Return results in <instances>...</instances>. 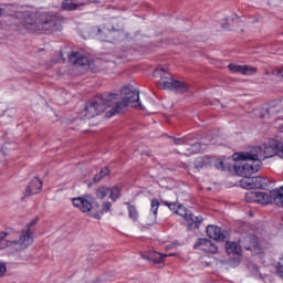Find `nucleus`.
<instances>
[{
	"label": "nucleus",
	"mask_w": 283,
	"mask_h": 283,
	"mask_svg": "<svg viewBox=\"0 0 283 283\" xmlns=\"http://www.w3.org/2000/svg\"><path fill=\"white\" fill-rule=\"evenodd\" d=\"M61 19L59 14L52 12H27L24 14L23 25L29 32H39L40 34H52L59 30Z\"/></svg>",
	"instance_id": "obj_1"
},
{
	"label": "nucleus",
	"mask_w": 283,
	"mask_h": 283,
	"mask_svg": "<svg viewBox=\"0 0 283 283\" xmlns=\"http://www.w3.org/2000/svg\"><path fill=\"white\" fill-rule=\"evenodd\" d=\"M111 95L114 96V99L112 102V108L105 114L106 118H112V116H116V114H122V112H125L127 105L139 107L145 112V106L140 103V93L134 88V86H124L122 88V97L116 94Z\"/></svg>",
	"instance_id": "obj_2"
},
{
	"label": "nucleus",
	"mask_w": 283,
	"mask_h": 283,
	"mask_svg": "<svg viewBox=\"0 0 283 283\" xmlns=\"http://www.w3.org/2000/svg\"><path fill=\"white\" fill-rule=\"evenodd\" d=\"M232 159L234 164V171L241 178H245L249 176H253L256 171H260V167H262V161H260L253 153H235L232 155Z\"/></svg>",
	"instance_id": "obj_3"
},
{
	"label": "nucleus",
	"mask_w": 283,
	"mask_h": 283,
	"mask_svg": "<svg viewBox=\"0 0 283 283\" xmlns=\"http://www.w3.org/2000/svg\"><path fill=\"white\" fill-rule=\"evenodd\" d=\"M114 102V95L112 93H104L96 97V101L86 103L83 114L85 118H94L102 112H105L107 107H112Z\"/></svg>",
	"instance_id": "obj_4"
},
{
	"label": "nucleus",
	"mask_w": 283,
	"mask_h": 283,
	"mask_svg": "<svg viewBox=\"0 0 283 283\" xmlns=\"http://www.w3.org/2000/svg\"><path fill=\"white\" fill-rule=\"evenodd\" d=\"M256 160H266V158H273V156H279L283 159V143L272 140L270 144H263L260 147L255 148V153H252Z\"/></svg>",
	"instance_id": "obj_5"
},
{
	"label": "nucleus",
	"mask_w": 283,
	"mask_h": 283,
	"mask_svg": "<svg viewBox=\"0 0 283 283\" xmlns=\"http://www.w3.org/2000/svg\"><path fill=\"white\" fill-rule=\"evenodd\" d=\"M39 222V217H35L28 226L25 230H22V234L20 235L19 240L7 241V247L13 249V251H23L34 242L32 238V231L30 227H34Z\"/></svg>",
	"instance_id": "obj_6"
},
{
	"label": "nucleus",
	"mask_w": 283,
	"mask_h": 283,
	"mask_svg": "<svg viewBox=\"0 0 283 283\" xmlns=\"http://www.w3.org/2000/svg\"><path fill=\"white\" fill-rule=\"evenodd\" d=\"M161 90H171L172 92H176L177 94H185L189 92V84L174 80L171 77L161 76L160 86Z\"/></svg>",
	"instance_id": "obj_7"
},
{
	"label": "nucleus",
	"mask_w": 283,
	"mask_h": 283,
	"mask_svg": "<svg viewBox=\"0 0 283 283\" xmlns=\"http://www.w3.org/2000/svg\"><path fill=\"white\" fill-rule=\"evenodd\" d=\"M271 185V181L268 178L262 177H242L240 180V187L242 189H264L265 187H269Z\"/></svg>",
	"instance_id": "obj_8"
},
{
	"label": "nucleus",
	"mask_w": 283,
	"mask_h": 283,
	"mask_svg": "<svg viewBox=\"0 0 283 283\" xmlns=\"http://www.w3.org/2000/svg\"><path fill=\"white\" fill-rule=\"evenodd\" d=\"M176 213L188 221V228L190 229H198L203 220L202 217H196L193 213L187 212V209L182 205H178Z\"/></svg>",
	"instance_id": "obj_9"
},
{
	"label": "nucleus",
	"mask_w": 283,
	"mask_h": 283,
	"mask_svg": "<svg viewBox=\"0 0 283 283\" xmlns=\"http://www.w3.org/2000/svg\"><path fill=\"white\" fill-rule=\"evenodd\" d=\"M206 233L211 240H217L219 242H224V240H227V232L222 231L220 227L214 224L208 226Z\"/></svg>",
	"instance_id": "obj_10"
},
{
	"label": "nucleus",
	"mask_w": 283,
	"mask_h": 283,
	"mask_svg": "<svg viewBox=\"0 0 283 283\" xmlns=\"http://www.w3.org/2000/svg\"><path fill=\"white\" fill-rule=\"evenodd\" d=\"M69 61L76 67H83V70H87V67H90V59L83 53L73 52L69 56Z\"/></svg>",
	"instance_id": "obj_11"
},
{
	"label": "nucleus",
	"mask_w": 283,
	"mask_h": 283,
	"mask_svg": "<svg viewBox=\"0 0 283 283\" xmlns=\"http://www.w3.org/2000/svg\"><path fill=\"white\" fill-rule=\"evenodd\" d=\"M230 72L234 74H243V76H253L258 72V69L249 65L229 64Z\"/></svg>",
	"instance_id": "obj_12"
},
{
	"label": "nucleus",
	"mask_w": 283,
	"mask_h": 283,
	"mask_svg": "<svg viewBox=\"0 0 283 283\" xmlns=\"http://www.w3.org/2000/svg\"><path fill=\"white\" fill-rule=\"evenodd\" d=\"M40 189H43V181H41V179L35 177L31 180V182L27 187L24 191L25 196L22 197V200H25V197L28 196H36Z\"/></svg>",
	"instance_id": "obj_13"
},
{
	"label": "nucleus",
	"mask_w": 283,
	"mask_h": 283,
	"mask_svg": "<svg viewBox=\"0 0 283 283\" xmlns=\"http://www.w3.org/2000/svg\"><path fill=\"white\" fill-rule=\"evenodd\" d=\"M116 32H120V29H115L114 27H112V29H97V39H99V41H109V39H116Z\"/></svg>",
	"instance_id": "obj_14"
},
{
	"label": "nucleus",
	"mask_w": 283,
	"mask_h": 283,
	"mask_svg": "<svg viewBox=\"0 0 283 283\" xmlns=\"http://www.w3.org/2000/svg\"><path fill=\"white\" fill-rule=\"evenodd\" d=\"M73 207H76L82 213H90L92 211V202L85 197H77L73 199Z\"/></svg>",
	"instance_id": "obj_15"
},
{
	"label": "nucleus",
	"mask_w": 283,
	"mask_h": 283,
	"mask_svg": "<svg viewBox=\"0 0 283 283\" xmlns=\"http://www.w3.org/2000/svg\"><path fill=\"white\" fill-rule=\"evenodd\" d=\"M245 242H250L249 245H244L245 251H251L253 255H259V253H261L262 248L260 247L258 237H249L245 239Z\"/></svg>",
	"instance_id": "obj_16"
},
{
	"label": "nucleus",
	"mask_w": 283,
	"mask_h": 283,
	"mask_svg": "<svg viewBox=\"0 0 283 283\" xmlns=\"http://www.w3.org/2000/svg\"><path fill=\"white\" fill-rule=\"evenodd\" d=\"M226 252L228 255H240L242 253V247L235 242H227Z\"/></svg>",
	"instance_id": "obj_17"
},
{
	"label": "nucleus",
	"mask_w": 283,
	"mask_h": 283,
	"mask_svg": "<svg viewBox=\"0 0 283 283\" xmlns=\"http://www.w3.org/2000/svg\"><path fill=\"white\" fill-rule=\"evenodd\" d=\"M198 247H210L211 253H218V247L208 239H198L193 245V249H198Z\"/></svg>",
	"instance_id": "obj_18"
},
{
	"label": "nucleus",
	"mask_w": 283,
	"mask_h": 283,
	"mask_svg": "<svg viewBox=\"0 0 283 283\" xmlns=\"http://www.w3.org/2000/svg\"><path fill=\"white\" fill-rule=\"evenodd\" d=\"M240 23H244V20L240 19L238 15H234L226 19V23H222L221 25L223 30H231V25H240Z\"/></svg>",
	"instance_id": "obj_19"
},
{
	"label": "nucleus",
	"mask_w": 283,
	"mask_h": 283,
	"mask_svg": "<svg viewBox=\"0 0 283 283\" xmlns=\"http://www.w3.org/2000/svg\"><path fill=\"white\" fill-rule=\"evenodd\" d=\"M167 254H161L160 252H153L147 256L148 262H154L155 264H160L165 262Z\"/></svg>",
	"instance_id": "obj_20"
},
{
	"label": "nucleus",
	"mask_w": 283,
	"mask_h": 283,
	"mask_svg": "<svg viewBox=\"0 0 283 283\" xmlns=\"http://www.w3.org/2000/svg\"><path fill=\"white\" fill-rule=\"evenodd\" d=\"M271 202H273V196L266 192H258L259 205H271Z\"/></svg>",
	"instance_id": "obj_21"
},
{
	"label": "nucleus",
	"mask_w": 283,
	"mask_h": 283,
	"mask_svg": "<svg viewBox=\"0 0 283 283\" xmlns=\"http://www.w3.org/2000/svg\"><path fill=\"white\" fill-rule=\"evenodd\" d=\"M160 208V201L158 199L153 198L150 201V211L153 212V224L156 222V218L158 216V209Z\"/></svg>",
	"instance_id": "obj_22"
},
{
	"label": "nucleus",
	"mask_w": 283,
	"mask_h": 283,
	"mask_svg": "<svg viewBox=\"0 0 283 283\" xmlns=\"http://www.w3.org/2000/svg\"><path fill=\"white\" fill-rule=\"evenodd\" d=\"M248 270L250 271L251 275H253L256 280H264V276L260 273V269L254 263H248Z\"/></svg>",
	"instance_id": "obj_23"
},
{
	"label": "nucleus",
	"mask_w": 283,
	"mask_h": 283,
	"mask_svg": "<svg viewBox=\"0 0 283 283\" xmlns=\"http://www.w3.org/2000/svg\"><path fill=\"white\" fill-rule=\"evenodd\" d=\"M108 189H109L108 193H109V198H111L112 202H116V200H118V198H120V196H122L120 188L118 186H114Z\"/></svg>",
	"instance_id": "obj_24"
},
{
	"label": "nucleus",
	"mask_w": 283,
	"mask_h": 283,
	"mask_svg": "<svg viewBox=\"0 0 283 283\" xmlns=\"http://www.w3.org/2000/svg\"><path fill=\"white\" fill-rule=\"evenodd\" d=\"M273 202L276 207H283V192L281 190H273L272 191Z\"/></svg>",
	"instance_id": "obj_25"
},
{
	"label": "nucleus",
	"mask_w": 283,
	"mask_h": 283,
	"mask_svg": "<svg viewBox=\"0 0 283 283\" xmlns=\"http://www.w3.org/2000/svg\"><path fill=\"white\" fill-rule=\"evenodd\" d=\"M77 4L74 3V0H64L62 2V10H66V12H72V10H76Z\"/></svg>",
	"instance_id": "obj_26"
},
{
	"label": "nucleus",
	"mask_w": 283,
	"mask_h": 283,
	"mask_svg": "<svg viewBox=\"0 0 283 283\" xmlns=\"http://www.w3.org/2000/svg\"><path fill=\"white\" fill-rule=\"evenodd\" d=\"M126 205L128 206V216L130 218V220H133L134 222L138 221V211L136 210V207L133 205H129L128 202H126Z\"/></svg>",
	"instance_id": "obj_27"
},
{
	"label": "nucleus",
	"mask_w": 283,
	"mask_h": 283,
	"mask_svg": "<svg viewBox=\"0 0 283 283\" xmlns=\"http://www.w3.org/2000/svg\"><path fill=\"white\" fill-rule=\"evenodd\" d=\"M96 198L98 200H103V198H106L107 197V193H109V188L103 186V187H99L97 190H96Z\"/></svg>",
	"instance_id": "obj_28"
},
{
	"label": "nucleus",
	"mask_w": 283,
	"mask_h": 283,
	"mask_svg": "<svg viewBox=\"0 0 283 283\" xmlns=\"http://www.w3.org/2000/svg\"><path fill=\"white\" fill-rule=\"evenodd\" d=\"M105 176H109V168L107 167L103 168L99 174L95 175L93 182H101V179L105 178Z\"/></svg>",
	"instance_id": "obj_29"
},
{
	"label": "nucleus",
	"mask_w": 283,
	"mask_h": 283,
	"mask_svg": "<svg viewBox=\"0 0 283 283\" xmlns=\"http://www.w3.org/2000/svg\"><path fill=\"white\" fill-rule=\"evenodd\" d=\"M245 201L247 202H258V192H247L245 195Z\"/></svg>",
	"instance_id": "obj_30"
},
{
	"label": "nucleus",
	"mask_w": 283,
	"mask_h": 283,
	"mask_svg": "<svg viewBox=\"0 0 283 283\" xmlns=\"http://www.w3.org/2000/svg\"><path fill=\"white\" fill-rule=\"evenodd\" d=\"M163 205H165V207H168V209H170V211H174V213L178 211V203L176 202L163 201Z\"/></svg>",
	"instance_id": "obj_31"
},
{
	"label": "nucleus",
	"mask_w": 283,
	"mask_h": 283,
	"mask_svg": "<svg viewBox=\"0 0 283 283\" xmlns=\"http://www.w3.org/2000/svg\"><path fill=\"white\" fill-rule=\"evenodd\" d=\"M109 209H112V202L104 201L101 209V216H103V213L109 212Z\"/></svg>",
	"instance_id": "obj_32"
},
{
	"label": "nucleus",
	"mask_w": 283,
	"mask_h": 283,
	"mask_svg": "<svg viewBox=\"0 0 283 283\" xmlns=\"http://www.w3.org/2000/svg\"><path fill=\"white\" fill-rule=\"evenodd\" d=\"M196 169H202L205 167V158L198 157L193 163Z\"/></svg>",
	"instance_id": "obj_33"
},
{
	"label": "nucleus",
	"mask_w": 283,
	"mask_h": 283,
	"mask_svg": "<svg viewBox=\"0 0 283 283\" xmlns=\"http://www.w3.org/2000/svg\"><path fill=\"white\" fill-rule=\"evenodd\" d=\"M8 269L6 268V263L0 262V277H3L6 275Z\"/></svg>",
	"instance_id": "obj_34"
},
{
	"label": "nucleus",
	"mask_w": 283,
	"mask_h": 283,
	"mask_svg": "<svg viewBox=\"0 0 283 283\" xmlns=\"http://www.w3.org/2000/svg\"><path fill=\"white\" fill-rule=\"evenodd\" d=\"M172 140H174L175 145H185V143H186L185 138L172 137Z\"/></svg>",
	"instance_id": "obj_35"
},
{
	"label": "nucleus",
	"mask_w": 283,
	"mask_h": 283,
	"mask_svg": "<svg viewBox=\"0 0 283 283\" xmlns=\"http://www.w3.org/2000/svg\"><path fill=\"white\" fill-rule=\"evenodd\" d=\"M214 167L217 168V169H224V161H222V160H217L216 163H214Z\"/></svg>",
	"instance_id": "obj_36"
},
{
	"label": "nucleus",
	"mask_w": 283,
	"mask_h": 283,
	"mask_svg": "<svg viewBox=\"0 0 283 283\" xmlns=\"http://www.w3.org/2000/svg\"><path fill=\"white\" fill-rule=\"evenodd\" d=\"M276 275L283 280V266L276 265Z\"/></svg>",
	"instance_id": "obj_37"
},
{
	"label": "nucleus",
	"mask_w": 283,
	"mask_h": 283,
	"mask_svg": "<svg viewBox=\"0 0 283 283\" xmlns=\"http://www.w3.org/2000/svg\"><path fill=\"white\" fill-rule=\"evenodd\" d=\"M156 74H167V71H165V69H156L155 76H156Z\"/></svg>",
	"instance_id": "obj_38"
},
{
	"label": "nucleus",
	"mask_w": 283,
	"mask_h": 283,
	"mask_svg": "<svg viewBox=\"0 0 283 283\" xmlns=\"http://www.w3.org/2000/svg\"><path fill=\"white\" fill-rule=\"evenodd\" d=\"M102 216L103 214H101V212H96V213L91 214V218H95V220H101Z\"/></svg>",
	"instance_id": "obj_39"
},
{
	"label": "nucleus",
	"mask_w": 283,
	"mask_h": 283,
	"mask_svg": "<svg viewBox=\"0 0 283 283\" xmlns=\"http://www.w3.org/2000/svg\"><path fill=\"white\" fill-rule=\"evenodd\" d=\"M276 76H279V78H283V66L277 70Z\"/></svg>",
	"instance_id": "obj_40"
},
{
	"label": "nucleus",
	"mask_w": 283,
	"mask_h": 283,
	"mask_svg": "<svg viewBox=\"0 0 283 283\" xmlns=\"http://www.w3.org/2000/svg\"><path fill=\"white\" fill-rule=\"evenodd\" d=\"M8 235H10V233H8V232H0V240H6V238H8Z\"/></svg>",
	"instance_id": "obj_41"
},
{
	"label": "nucleus",
	"mask_w": 283,
	"mask_h": 283,
	"mask_svg": "<svg viewBox=\"0 0 283 283\" xmlns=\"http://www.w3.org/2000/svg\"><path fill=\"white\" fill-rule=\"evenodd\" d=\"M277 265H279V266H283V254H282L281 258L279 259Z\"/></svg>",
	"instance_id": "obj_42"
},
{
	"label": "nucleus",
	"mask_w": 283,
	"mask_h": 283,
	"mask_svg": "<svg viewBox=\"0 0 283 283\" xmlns=\"http://www.w3.org/2000/svg\"><path fill=\"white\" fill-rule=\"evenodd\" d=\"M193 147H196L197 149H200V143L195 144Z\"/></svg>",
	"instance_id": "obj_43"
},
{
	"label": "nucleus",
	"mask_w": 283,
	"mask_h": 283,
	"mask_svg": "<svg viewBox=\"0 0 283 283\" xmlns=\"http://www.w3.org/2000/svg\"><path fill=\"white\" fill-rule=\"evenodd\" d=\"M274 191H281V193H283V186L279 189H274Z\"/></svg>",
	"instance_id": "obj_44"
},
{
	"label": "nucleus",
	"mask_w": 283,
	"mask_h": 283,
	"mask_svg": "<svg viewBox=\"0 0 283 283\" xmlns=\"http://www.w3.org/2000/svg\"><path fill=\"white\" fill-rule=\"evenodd\" d=\"M167 258H174V255H176L175 253H170V254H166Z\"/></svg>",
	"instance_id": "obj_45"
},
{
	"label": "nucleus",
	"mask_w": 283,
	"mask_h": 283,
	"mask_svg": "<svg viewBox=\"0 0 283 283\" xmlns=\"http://www.w3.org/2000/svg\"><path fill=\"white\" fill-rule=\"evenodd\" d=\"M142 258H143V260H147V258H149V255L142 254Z\"/></svg>",
	"instance_id": "obj_46"
},
{
	"label": "nucleus",
	"mask_w": 283,
	"mask_h": 283,
	"mask_svg": "<svg viewBox=\"0 0 283 283\" xmlns=\"http://www.w3.org/2000/svg\"><path fill=\"white\" fill-rule=\"evenodd\" d=\"M1 12H3V9L0 8V17H1Z\"/></svg>",
	"instance_id": "obj_47"
},
{
	"label": "nucleus",
	"mask_w": 283,
	"mask_h": 283,
	"mask_svg": "<svg viewBox=\"0 0 283 283\" xmlns=\"http://www.w3.org/2000/svg\"><path fill=\"white\" fill-rule=\"evenodd\" d=\"M171 248V245H167V248L166 249H170Z\"/></svg>",
	"instance_id": "obj_48"
}]
</instances>
